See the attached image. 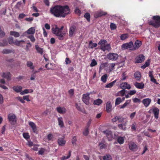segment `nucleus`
I'll return each mask as SVG.
<instances>
[{
  "mask_svg": "<svg viewBox=\"0 0 160 160\" xmlns=\"http://www.w3.org/2000/svg\"><path fill=\"white\" fill-rule=\"evenodd\" d=\"M50 13L56 18H65L69 13V7L67 6L56 5L51 7L49 11Z\"/></svg>",
  "mask_w": 160,
  "mask_h": 160,
  "instance_id": "nucleus-1",
  "label": "nucleus"
},
{
  "mask_svg": "<svg viewBox=\"0 0 160 160\" xmlns=\"http://www.w3.org/2000/svg\"><path fill=\"white\" fill-rule=\"evenodd\" d=\"M153 21H150L148 23L150 25H152L156 28H158L160 26V16H154L152 17Z\"/></svg>",
  "mask_w": 160,
  "mask_h": 160,
  "instance_id": "nucleus-2",
  "label": "nucleus"
},
{
  "mask_svg": "<svg viewBox=\"0 0 160 160\" xmlns=\"http://www.w3.org/2000/svg\"><path fill=\"white\" fill-rule=\"evenodd\" d=\"M52 30L53 33L55 34L59 40H62L63 39V37L65 33L62 32L61 29H59L56 26L55 28H52Z\"/></svg>",
  "mask_w": 160,
  "mask_h": 160,
  "instance_id": "nucleus-3",
  "label": "nucleus"
},
{
  "mask_svg": "<svg viewBox=\"0 0 160 160\" xmlns=\"http://www.w3.org/2000/svg\"><path fill=\"white\" fill-rule=\"evenodd\" d=\"M92 92H87L82 95V99L83 102L86 105H88L89 104V100L90 97L89 95L92 94Z\"/></svg>",
  "mask_w": 160,
  "mask_h": 160,
  "instance_id": "nucleus-4",
  "label": "nucleus"
},
{
  "mask_svg": "<svg viewBox=\"0 0 160 160\" xmlns=\"http://www.w3.org/2000/svg\"><path fill=\"white\" fill-rule=\"evenodd\" d=\"M8 118L10 123L12 125H14L16 123V117L13 114H9L8 116Z\"/></svg>",
  "mask_w": 160,
  "mask_h": 160,
  "instance_id": "nucleus-5",
  "label": "nucleus"
},
{
  "mask_svg": "<svg viewBox=\"0 0 160 160\" xmlns=\"http://www.w3.org/2000/svg\"><path fill=\"white\" fill-rule=\"evenodd\" d=\"M104 134L106 135L108 141H111L113 139L112 132L109 130H106L103 132Z\"/></svg>",
  "mask_w": 160,
  "mask_h": 160,
  "instance_id": "nucleus-6",
  "label": "nucleus"
},
{
  "mask_svg": "<svg viewBox=\"0 0 160 160\" xmlns=\"http://www.w3.org/2000/svg\"><path fill=\"white\" fill-rule=\"evenodd\" d=\"M118 56L117 54L113 53H109L107 55V57L108 59L112 61L116 60L118 59Z\"/></svg>",
  "mask_w": 160,
  "mask_h": 160,
  "instance_id": "nucleus-7",
  "label": "nucleus"
},
{
  "mask_svg": "<svg viewBox=\"0 0 160 160\" xmlns=\"http://www.w3.org/2000/svg\"><path fill=\"white\" fill-rule=\"evenodd\" d=\"M142 45V42L139 40L136 41L135 43L133 46L132 48L130 49V50L134 51Z\"/></svg>",
  "mask_w": 160,
  "mask_h": 160,
  "instance_id": "nucleus-8",
  "label": "nucleus"
},
{
  "mask_svg": "<svg viewBox=\"0 0 160 160\" xmlns=\"http://www.w3.org/2000/svg\"><path fill=\"white\" fill-rule=\"evenodd\" d=\"M107 14V12H104L103 11H99L95 12L94 17L95 18H97L99 17L105 16Z\"/></svg>",
  "mask_w": 160,
  "mask_h": 160,
  "instance_id": "nucleus-9",
  "label": "nucleus"
},
{
  "mask_svg": "<svg viewBox=\"0 0 160 160\" xmlns=\"http://www.w3.org/2000/svg\"><path fill=\"white\" fill-rule=\"evenodd\" d=\"M133 42L132 41L129 42V43H125L122 45V47L124 49H126L128 48L130 49L132 48L133 46Z\"/></svg>",
  "mask_w": 160,
  "mask_h": 160,
  "instance_id": "nucleus-10",
  "label": "nucleus"
},
{
  "mask_svg": "<svg viewBox=\"0 0 160 160\" xmlns=\"http://www.w3.org/2000/svg\"><path fill=\"white\" fill-rule=\"evenodd\" d=\"M129 149L132 151H136L138 149L137 145L133 142H130L129 144Z\"/></svg>",
  "mask_w": 160,
  "mask_h": 160,
  "instance_id": "nucleus-11",
  "label": "nucleus"
},
{
  "mask_svg": "<svg viewBox=\"0 0 160 160\" xmlns=\"http://www.w3.org/2000/svg\"><path fill=\"white\" fill-rule=\"evenodd\" d=\"M25 42L24 40H16L14 41V45L18 46L23 47L25 44Z\"/></svg>",
  "mask_w": 160,
  "mask_h": 160,
  "instance_id": "nucleus-12",
  "label": "nucleus"
},
{
  "mask_svg": "<svg viewBox=\"0 0 160 160\" xmlns=\"http://www.w3.org/2000/svg\"><path fill=\"white\" fill-rule=\"evenodd\" d=\"M120 88L123 90H125L126 89H129L131 88L130 85L126 82L122 83L120 84Z\"/></svg>",
  "mask_w": 160,
  "mask_h": 160,
  "instance_id": "nucleus-13",
  "label": "nucleus"
},
{
  "mask_svg": "<svg viewBox=\"0 0 160 160\" xmlns=\"http://www.w3.org/2000/svg\"><path fill=\"white\" fill-rule=\"evenodd\" d=\"M57 112L60 114L65 113L67 111L66 109L64 107H59L56 108Z\"/></svg>",
  "mask_w": 160,
  "mask_h": 160,
  "instance_id": "nucleus-14",
  "label": "nucleus"
},
{
  "mask_svg": "<svg viewBox=\"0 0 160 160\" xmlns=\"http://www.w3.org/2000/svg\"><path fill=\"white\" fill-rule=\"evenodd\" d=\"M145 58L143 55H140L136 58V62L138 63L142 62L145 60Z\"/></svg>",
  "mask_w": 160,
  "mask_h": 160,
  "instance_id": "nucleus-15",
  "label": "nucleus"
},
{
  "mask_svg": "<svg viewBox=\"0 0 160 160\" xmlns=\"http://www.w3.org/2000/svg\"><path fill=\"white\" fill-rule=\"evenodd\" d=\"M151 99L147 98L143 99L142 101V103L146 107H148L151 102Z\"/></svg>",
  "mask_w": 160,
  "mask_h": 160,
  "instance_id": "nucleus-16",
  "label": "nucleus"
},
{
  "mask_svg": "<svg viewBox=\"0 0 160 160\" xmlns=\"http://www.w3.org/2000/svg\"><path fill=\"white\" fill-rule=\"evenodd\" d=\"M76 27L74 25L72 26L70 28L69 32V36H72L73 34L76 30Z\"/></svg>",
  "mask_w": 160,
  "mask_h": 160,
  "instance_id": "nucleus-17",
  "label": "nucleus"
},
{
  "mask_svg": "<svg viewBox=\"0 0 160 160\" xmlns=\"http://www.w3.org/2000/svg\"><path fill=\"white\" fill-rule=\"evenodd\" d=\"M106 108L108 112H110L112 110V105L110 101H108L107 102Z\"/></svg>",
  "mask_w": 160,
  "mask_h": 160,
  "instance_id": "nucleus-18",
  "label": "nucleus"
},
{
  "mask_svg": "<svg viewBox=\"0 0 160 160\" xmlns=\"http://www.w3.org/2000/svg\"><path fill=\"white\" fill-rule=\"evenodd\" d=\"M58 143L59 145L63 146L65 145L66 141L64 140V138H59L58 140Z\"/></svg>",
  "mask_w": 160,
  "mask_h": 160,
  "instance_id": "nucleus-19",
  "label": "nucleus"
},
{
  "mask_svg": "<svg viewBox=\"0 0 160 160\" xmlns=\"http://www.w3.org/2000/svg\"><path fill=\"white\" fill-rule=\"evenodd\" d=\"M29 125L32 128L33 132L35 133H37V129L35 124L33 122H29Z\"/></svg>",
  "mask_w": 160,
  "mask_h": 160,
  "instance_id": "nucleus-20",
  "label": "nucleus"
},
{
  "mask_svg": "<svg viewBox=\"0 0 160 160\" xmlns=\"http://www.w3.org/2000/svg\"><path fill=\"white\" fill-rule=\"evenodd\" d=\"M101 49L103 51H105L106 50L109 51L111 50V48L110 45L109 44H105Z\"/></svg>",
  "mask_w": 160,
  "mask_h": 160,
  "instance_id": "nucleus-21",
  "label": "nucleus"
},
{
  "mask_svg": "<svg viewBox=\"0 0 160 160\" xmlns=\"http://www.w3.org/2000/svg\"><path fill=\"white\" fill-rule=\"evenodd\" d=\"M153 112L155 118L158 119V114L159 112V110L157 108H154L153 109Z\"/></svg>",
  "mask_w": 160,
  "mask_h": 160,
  "instance_id": "nucleus-22",
  "label": "nucleus"
},
{
  "mask_svg": "<svg viewBox=\"0 0 160 160\" xmlns=\"http://www.w3.org/2000/svg\"><path fill=\"white\" fill-rule=\"evenodd\" d=\"M35 29L33 27H31L25 33L28 34H33L35 33Z\"/></svg>",
  "mask_w": 160,
  "mask_h": 160,
  "instance_id": "nucleus-23",
  "label": "nucleus"
},
{
  "mask_svg": "<svg viewBox=\"0 0 160 160\" xmlns=\"http://www.w3.org/2000/svg\"><path fill=\"white\" fill-rule=\"evenodd\" d=\"M58 124L61 128H62L64 126V123L62 117L58 118Z\"/></svg>",
  "mask_w": 160,
  "mask_h": 160,
  "instance_id": "nucleus-24",
  "label": "nucleus"
},
{
  "mask_svg": "<svg viewBox=\"0 0 160 160\" xmlns=\"http://www.w3.org/2000/svg\"><path fill=\"white\" fill-rule=\"evenodd\" d=\"M2 76L3 78H7L8 80H11V74L9 72L3 73Z\"/></svg>",
  "mask_w": 160,
  "mask_h": 160,
  "instance_id": "nucleus-25",
  "label": "nucleus"
},
{
  "mask_svg": "<svg viewBox=\"0 0 160 160\" xmlns=\"http://www.w3.org/2000/svg\"><path fill=\"white\" fill-rule=\"evenodd\" d=\"M12 89L17 92H20L22 91V87L19 86H14L13 87Z\"/></svg>",
  "mask_w": 160,
  "mask_h": 160,
  "instance_id": "nucleus-26",
  "label": "nucleus"
},
{
  "mask_svg": "<svg viewBox=\"0 0 160 160\" xmlns=\"http://www.w3.org/2000/svg\"><path fill=\"white\" fill-rule=\"evenodd\" d=\"M134 85L137 88L139 89H142L143 88L144 86V84L142 82H136L134 83Z\"/></svg>",
  "mask_w": 160,
  "mask_h": 160,
  "instance_id": "nucleus-27",
  "label": "nucleus"
},
{
  "mask_svg": "<svg viewBox=\"0 0 160 160\" xmlns=\"http://www.w3.org/2000/svg\"><path fill=\"white\" fill-rule=\"evenodd\" d=\"M35 48L37 52L41 55H42L43 52V50L42 48H40L38 45H35Z\"/></svg>",
  "mask_w": 160,
  "mask_h": 160,
  "instance_id": "nucleus-28",
  "label": "nucleus"
},
{
  "mask_svg": "<svg viewBox=\"0 0 160 160\" xmlns=\"http://www.w3.org/2000/svg\"><path fill=\"white\" fill-rule=\"evenodd\" d=\"M134 77L138 81H140L141 78V75L139 72H136L134 74Z\"/></svg>",
  "mask_w": 160,
  "mask_h": 160,
  "instance_id": "nucleus-29",
  "label": "nucleus"
},
{
  "mask_svg": "<svg viewBox=\"0 0 160 160\" xmlns=\"http://www.w3.org/2000/svg\"><path fill=\"white\" fill-rule=\"evenodd\" d=\"M107 42L105 40H101L99 42L98 44L100 45V49H101L103 46L107 44Z\"/></svg>",
  "mask_w": 160,
  "mask_h": 160,
  "instance_id": "nucleus-30",
  "label": "nucleus"
},
{
  "mask_svg": "<svg viewBox=\"0 0 160 160\" xmlns=\"http://www.w3.org/2000/svg\"><path fill=\"white\" fill-rule=\"evenodd\" d=\"M118 142L120 144H122L123 143L124 141V138L121 137H118L117 138Z\"/></svg>",
  "mask_w": 160,
  "mask_h": 160,
  "instance_id": "nucleus-31",
  "label": "nucleus"
},
{
  "mask_svg": "<svg viewBox=\"0 0 160 160\" xmlns=\"http://www.w3.org/2000/svg\"><path fill=\"white\" fill-rule=\"evenodd\" d=\"M97 46V44L96 43H92V41H91L89 42L88 47L89 48H94L96 47Z\"/></svg>",
  "mask_w": 160,
  "mask_h": 160,
  "instance_id": "nucleus-32",
  "label": "nucleus"
},
{
  "mask_svg": "<svg viewBox=\"0 0 160 160\" xmlns=\"http://www.w3.org/2000/svg\"><path fill=\"white\" fill-rule=\"evenodd\" d=\"M27 65L28 67L29 68L31 69L34 70V67L33 65V63L30 61H28L27 63Z\"/></svg>",
  "mask_w": 160,
  "mask_h": 160,
  "instance_id": "nucleus-33",
  "label": "nucleus"
},
{
  "mask_svg": "<svg viewBox=\"0 0 160 160\" xmlns=\"http://www.w3.org/2000/svg\"><path fill=\"white\" fill-rule=\"evenodd\" d=\"M10 34L12 36H13L15 38L18 37L20 36L19 33L15 31H11Z\"/></svg>",
  "mask_w": 160,
  "mask_h": 160,
  "instance_id": "nucleus-34",
  "label": "nucleus"
},
{
  "mask_svg": "<svg viewBox=\"0 0 160 160\" xmlns=\"http://www.w3.org/2000/svg\"><path fill=\"white\" fill-rule=\"evenodd\" d=\"M12 52V50L8 49H4L2 51V53L3 54H8Z\"/></svg>",
  "mask_w": 160,
  "mask_h": 160,
  "instance_id": "nucleus-35",
  "label": "nucleus"
},
{
  "mask_svg": "<svg viewBox=\"0 0 160 160\" xmlns=\"http://www.w3.org/2000/svg\"><path fill=\"white\" fill-rule=\"evenodd\" d=\"M102 102V101L100 99H98L94 101L93 104L94 105H99Z\"/></svg>",
  "mask_w": 160,
  "mask_h": 160,
  "instance_id": "nucleus-36",
  "label": "nucleus"
},
{
  "mask_svg": "<svg viewBox=\"0 0 160 160\" xmlns=\"http://www.w3.org/2000/svg\"><path fill=\"white\" fill-rule=\"evenodd\" d=\"M107 78V75L106 74H105L101 77V80L104 83H105L106 82Z\"/></svg>",
  "mask_w": 160,
  "mask_h": 160,
  "instance_id": "nucleus-37",
  "label": "nucleus"
},
{
  "mask_svg": "<svg viewBox=\"0 0 160 160\" xmlns=\"http://www.w3.org/2000/svg\"><path fill=\"white\" fill-rule=\"evenodd\" d=\"M71 151L70 150L68 152V155L67 157L65 156H63L61 158V160H65L66 159L69 158L71 156Z\"/></svg>",
  "mask_w": 160,
  "mask_h": 160,
  "instance_id": "nucleus-38",
  "label": "nucleus"
},
{
  "mask_svg": "<svg viewBox=\"0 0 160 160\" xmlns=\"http://www.w3.org/2000/svg\"><path fill=\"white\" fill-rule=\"evenodd\" d=\"M118 128L121 130H125L126 129L125 124H120L118 125Z\"/></svg>",
  "mask_w": 160,
  "mask_h": 160,
  "instance_id": "nucleus-39",
  "label": "nucleus"
},
{
  "mask_svg": "<svg viewBox=\"0 0 160 160\" xmlns=\"http://www.w3.org/2000/svg\"><path fill=\"white\" fill-rule=\"evenodd\" d=\"M112 158L111 156L109 154H107L103 157L104 160H111Z\"/></svg>",
  "mask_w": 160,
  "mask_h": 160,
  "instance_id": "nucleus-40",
  "label": "nucleus"
},
{
  "mask_svg": "<svg viewBox=\"0 0 160 160\" xmlns=\"http://www.w3.org/2000/svg\"><path fill=\"white\" fill-rule=\"evenodd\" d=\"M116 80H114V81L109 83V84L106 85L105 87L106 88H111L114 85V83L116 82Z\"/></svg>",
  "mask_w": 160,
  "mask_h": 160,
  "instance_id": "nucleus-41",
  "label": "nucleus"
},
{
  "mask_svg": "<svg viewBox=\"0 0 160 160\" xmlns=\"http://www.w3.org/2000/svg\"><path fill=\"white\" fill-rule=\"evenodd\" d=\"M89 132V128L86 127L85 130L83 132V134L85 136H87Z\"/></svg>",
  "mask_w": 160,
  "mask_h": 160,
  "instance_id": "nucleus-42",
  "label": "nucleus"
},
{
  "mask_svg": "<svg viewBox=\"0 0 160 160\" xmlns=\"http://www.w3.org/2000/svg\"><path fill=\"white\" fill-rule=\"evenodd\" d=\"M117 120L119 122H122L123 121L124 118L121 116H116Z\"/></svg>",
  "mask_w": 160,
  "mask_h": 160,
  "instance_id": "nucleus-43",
  "label": "nucleus"
},
{
  "mask_svg": "<svg viewBox=\"0 0 160 160\" xmlns=\"http://www.w3.org/2000/svg\"><path fill=\"white\" fill-rule=\"evenodd\" d=\"M122 102V99L120 98H116L115 101V105H119Z\"/></svg>",
  "mask_w": 160,
  "mask_h": 160,
  "instance_id": "nucleus-44",
  "label": "nucleus"
},
{
  "mask_svg": "<svg viewBox=\"0 0 160 160\" xmlns=\"http://www.w3.org/2000/svg\"><path fill=\"white\" fill-rule=\"evenodd\" d=\"M128 37V34H122L120 36L121 39L122 40H125L126 38H127Z\"/></svg>",
  "mask_w": 160,
  "mask_h": 160,
  "instance_id": "nucleus-45",
  "label": "nucleus"
},
{
  "mask_svg": "<svg viewBox=\"0 0 160 160\" xmlns=\"http://www.w3.org/2000/svg\"><path fill=\"white\" fill-rule=\"evenodd\" d=\"M84 17L89 22L90 21V15L89 13L88 12L86 13L84 15Z\"/></svg>",
  "mask_w": 160,
  "mask_h": 160,
  "instance_id": "nucleus-46",
  "label": "nucleus"
},
{
  "mask_svg": "<svg viewBox=\"0 0 160 160\" xmlns=\"http://www.w3.org/2000/svg\"><path fill=\"white\" fill-rule=\"evenodd\" d=\"M99 145L100 147V148L101 149L106 148L107 147V146L106 145L102 143H99Z\"/></svg>",
  "mask_w": 160,
  "mask_h": 160,
  "instance_id": "nucleus-47",
  "label": "nucleus"
},
{
  "mask_svg": "<svg viewBox=\"0 0 160 160\" xmlns=\"http://www.w3.org/2000/svg\"><path fill=\"white\" fill-rule=\"evenodd\" d=\"M8 42L10 44H14V41L13 38L12 37H10L9 38L8 40Z\"/></svg>",
  "mask_w": 160,
  "mask_h": 160,
  "instance_id": "nucleus-48",
  "label": "nucleus"
},
{
  "mask_svg": "<svg viewBox=\"0 0 160 160\" xmlns=\"http://www.w3.org/2000/svg\"><path fill=\"white\" fill-rule=\"evenodd\" d=\"M97 64V62L94 59H93L91 62V63L90 64V66L91 67H93Z\"/></svg>",
  "mask_w": 160,
  "mask_h": 160,
  "instance_id": "nucleus-49",
  "label": "nucleus"
},
{
  "mask_svg": "<svg viewBox=\"0 0 160 160\" xmlns=\"http://www.w3.org/2000/svg\"><path fill=\"white\" fill-rule=\"evenodd\" d=\"M28 38L30 39L31 41L32 42H34L35 41V39L33 35H30L27 37Z\"/></svg>",
  "mask_w": 160,
  "mask_h": 160,
  "instance_id": "nucleus-50",
  "label": "nucleus"
},
{
  "mask_svg": "<svg viewBox=\"0 0 160 160\" xmlns=\"http://www.w3.org/2000/svg\"><path fill=\"white\" fill-rule=\"evenodd\" d=\"M76 107L77 109L79 110L80 111L84 113V111L83 110L81 109V107L80 106H79V105H78L77 103L76 104Z\"/></svg>",
  "mask_w": 160,
  "mask_h": 160,
  "instance_id": "nucleus-51",
  "label": "nucleus"
},
{
  "mask_svg": "<svg viewBox=\"0 0 160 160\" xmlns=\"http://www.w3.org/2000/svg\"><path fill=\"white\" fill-rule=\"evenodd\" d=\"M5 35V33L2 29L1 27H0V38H2L4 37Z\"/></svg>",
  "mask_w": 160,
  "mask_h": 160,
  "instance_id": "nucleus-52",
  "label": "nucleus"
},
{
  "mask_svg": "<svg viewBox=\"0 0 160 160\" xmlns=\"http://www.w3.org/2000/svg\"><path fill=\"white\" fill-rule=\"evenodd\" d=\"M45 151V149L43 148H41L38 151V154L39 155H42L44 153Z\"/></svg>",
  "mask_w": 160,
  "mask_h": 160,
  "instance_id": "nucleus-53",
  "label": "nucleus"
},
{
  "mask_svg": "<svg viewBox=\"0 0 160 160\" xmlns=\"http://www.w3.org/2000/svg\"><path fill=\"white\" fill-rule=\"evenodd\" d=\"M115 64L114 63H111L110 64V66L109 67V71L110 72L112 70H113L114 69V68L115 67Z\"/></svg>",
  "mask_w": 160,
  "mask_h": 160,
  "instance_id": "nucleus-54",
  "label": "nucleus"
},
{
  "mask_svg": "<svg viewBox=\"0 0 160 160\" xmlns=\"http://www.w3.org/2000/svg\"><path fill=\"white\" fill-rule=\"evenodd\" d=\"M29 93V91L28 89H25L22 92H21L20 94L22 95H24L25 94H27Z\"/></svg>",
  "mask_w": 160,
  "mask_h": 160,
  "instance_id": "nucleus-55",
  "label": "nucleus"
},
{
  "mask_svg": "<svg viewBox=\"0 0 160 160\" xmlns=\"http://www.w3.org/2000/svg\"><path fill=\"white\" fill-rule=\"evenodd\" d=\"M118 92H119V95L120 96H123L125 93V90L123 89V90L119 91Z\"/></svg>",
  "mask_w": 160,
  "mask_h": 160,
  "instance_id": "nucleus-56",
  "label": "nucleus"
},
{
  "mask_svg": "<svg viewBox=\"0 0 160 160\" xmlns=\"http://www.w3.org/2000/svg\"><path fill=\"white\" fill-rule=\"evenodd\" d=\"M23 136L24 138L26 139H28L29 138V136L28 133H24L23 134Z\"/></svg>",
  "mask_w": 160,
  "mask_h": 160,
  "instance_id": "nucleus-57",
  "label": "nucleus"
},
{
  "mask_svg": "<svg viewBox=\"0 0 160 160\" xmlns=\"http://www.w3.org/2000/svg\"><path fill=\"white\" fill-rule=\"evenodd\" d=\"M110 28L111 29H114L116 28V26L115 24L112 23L110 24Z\"/></svg>",
  "mask_w": 160,
  "mask_h": 160,
  "instance_id": "nucleus-58",
  "label": "nucleus"
},
{
  "mask_svg": "<svg viewBox=\"0 0 160 160\" xmlns=\"http://www.w3.org/2000/svg\"><path fill=\"white\" fill-rule=\"evenodd\" d=\"M126 74H125V72H123L122 75V80H124L126 79L127 78H128V76H126Z\"/></svg>",
  "mask_w": 160,
  "mask_h": 160,
  "instance_id": "nucleus-59",
  "label": "nucleus"
},
{
  "mask_svg": "<svg viewBox=\"0 0 160 160\" xmlns=\"http://www.w3.org/2000/svg\"><path fill=\"white\" fill-rule=\"evenodd\" d=\"M17 98L21 103H24L25 102V101L23 99H22V98L21 97H18Z\"/></svg>",
  "mask_w": 160,
  "mask_h": 160,
  "instance_id": "nucleus-60",
  "label": "nucleus"
},
{
  "mask_svg": "<svg viewBox=\"0 0 160 160\" xmlns=\"http://www.w3.org/2000/svg\"><path fill=\"white\" fill-rule=\"evenodd\" d=\"M136 91L135 90L131 91L128 93V94L130 95H132L136 93Z\"/></svg>",
  "mask_w": 160,
  "mask_h": 160,
  "instance_id": "nucleus-61",
  "label": "nucleus"
},
{
  "mask_svg": "<svg viewBox=\"0 0 160 160\" xmlns=\"http://www.w3.org/2000/svg\"><path fill=\"white\" fill-rule=\"evenodd\" d=\"M23 100H26L27 101L29 102L30 101V100L29 98V96L27 95L23 97Z\"/></svg>",
  "mask_w": 160,
  "mask_h": 160,
  "instance_id": "nucleus-62",
  "label": "nucleus"
},
{
  "mask_svg": "<svg viewBox=\"0 0 160 160\" xmlns=\"http://www.w3.org/2000/svg\"><path fill=\"white\" fill-rule=\"evenodd\" d=\"M133 101L135 103L140 102V100L137 98H135L133 99Z\"/></svg>",
  "mask_w": 160,
  "mask_h": 160,
  "instance_id": "nucleus-63",
  "label": "nucleus"
},
{
  "mask_svg": "<svg viewBox=\"0 0 160 160\" xmlns=\"http://www.w3.org/2000/svg\"><path fill=\"white\" fill-rule=\"evenodd\" d=\"M53 137V135L51 134H49L47 136V138L49 140H51Z\"/></svg>",
  "mask_w": 160,
  "mask_h": 160,
  "instance_id": "nucleus-64",
  "label": "nucleus"
}]
</instances>
